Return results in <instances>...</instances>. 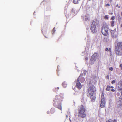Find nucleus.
<instances>
[{"instance_id":"f257e3e1","label":"nucleus","mask_w":122,"mask_h":122,"mask_svg":"<svg viewBox=\"0 0 122 122\" xmlns=\"http://www.w3.org/2000/svg\"><path fill=\"white\" fill-rule=\"evenodd\" d=\"M78 116L79 117L82 118H84L86 117L85 109L82 105L79 107L78 110Z\"/></svg>"},{"instance_id":"f03ea898","label":"nucleus","mask_w":122,"mask_h":122,"mask_svg":"<svg viewBox=\"0 0 122 122\" xmlns=\"http://www.w3.org/2000/svg\"><path fill=\"white\" fill-rule=\"evenodd\" d=\"M63 97L61 96L60 95H57L55 97L53 100V105L55 106L56 105V103L57 102L58 103H59L57 107L59 109L61 110H62V107L61 103L62 101Z\"/></svg>"},{"instance_id":"7ed1b4c3","label":"nucleus","mask_w":122,"mask_h":122,"mask_svg":"<svg viewBox=\"0 0 122 122\" xmlns=\"http://www.w3.org/2000/svg\"><path fill=\"white\" fill-rule=\"evenodd\" d=\"M115 53L118 55L121 56L122 55V42H120L117 44L115 46Z\"/></svg>"},{"instance_id":"20e7f679","label":"nucleus","mask_w":122,"mask_h":122,"mask_svg":"<svg viewBox=\"0 0 122 122\" xmlns=\"http://www.w3.org/2000/svg\"><path fill=\"white\" fill-rule=\"evenodd\" d=\"M108 29L109 28L107 25L103 26L101 28V32L104 36H107L109 34Z\"/></svg>"},{"instance_id":"39448f33","label":"nucleus","mask_w":122,"mask_h":122,"mask_svg":"<svg viewBox=\"0 0 122 122\" xmlns=\"http://www.w3.org/2000/svg\"><path fill=\"white\" fill-rule=\"evenodd\" d=\"M98 57V53H94L92 56L90 60L91 64H93V62L95 61L96 59Z\"/></svg>"},{"instance_id":"423d86ee","label":"nucleus","mask_w":122,"mask_h":122,"mask_svg":"<svg viewBox=\"0 0 122 122\" xmlns=\"http://www.w3.org/2000/svg\"><path fill=\"white\" fill-rule=\"evenodd\" d=\"M118 90L119 91H121V95L120 97H122V81H120L118 84Z\"/></svg>"},{"instance_id":"0eeeda50","label":"nucleus","mask_w":122,"mask_h":122,"mask_svg":"<svg viewBox=\"0 0 122 122\" xmlns=\"http://www.w3.org/2000/svg\"><path fill=\"white\" fill-rule=\"evenodd\" d=\"M88 92L89 94V96H92L94 94V91L93 87V86H91L89 87L88 89Z\"/></svg>"},{"instance_id":"6e6552de","label":"nucleus","mask_w":122,"mask_h":122,"mask_svg":"<svg viewBox=\"0 0 122 122\" xmlns=\"http://www.w3.org/2000/svg\"><path fill=\"white\" fill-rule=\"evenodd\" d=\"M104 94L103 93L101 96V103L100 104V106L101 108H103L104 107L105 99L104 97H104Z\"/></svg>"},{"instance_id":"1a4fd4ad","label":"nucleus","mask_w":122,"mask_h":122,"mask_svg":"<svg viewBox=\"0 0 122 122\" xmlns=\"http://www.w3.org/2000/svg\"><path fill=\"white\" fill-rule=\"evenodd\" d=\"M117 106L118 107H122V97H120L116 102Z\"/></svg>"},{"instance_id":"9d476101","label":"nucleus","mask_w":122,"mask_h":122,"mask_svg":"<svg viewBox=\"0 0 122 122\" xmlns=\"http://www.w3.org/2000/svg\"><path fill=\"white\" fill-rule=\"evenodd\" d=\"M76 86L77 88L79 89H80L82 88V86L79 81V79H77V81Z\"/></svg>"},{"instance_id":"9b49d317","label":"nucleus","mask_w":122,"mask_h":122,"mask_svg":"<svg viewBox=\"0 0 122 122\" xmlns=\"http://www.w3.org/2000/svg\"><path fill=\"white\" fill-rule=\"evenodd\" d=\"M96 26H94V25H92L90 29L91 31L93 33H95L96 32L97 30L96 29Z\"/></svg>"},{"instance_id":"f8f14e48","label":"nucleus","mask_w":122,"mask_h":122,"mask_svg":"<svg viewBox=\"0 0 122 122\" xmlns=\"http://www.w3.org/2000/svg\"><path fill=\"white\" fill-rule=\"evenodd\" d=\"M99 22V21L97 19H95L93 20L92 25L96 26V25H97L98 24Z\"/></svg>"},{"instance_id":"ddd939ff","label":"nucleus","mask_w":122,"mask_h":122,"mask_svg":"<svg viewBox=\"0 0 122 122\" xmlns=\"http://www.w3.org/2000/svg\"><path fill=\"white\" fill-rule=\"evenodd\" d=\"M83 75V74H81L78 79H79V81L81 82L82 83L83 82L85 81V79L83 77H81V76Z\"/></svg>"},{"instance_id":"4468645a","label":"nucleus","mask_w":122,"mask_h":122,"mask_svg":"<svg viewBox=\"0 0 122 122\" xmlns=\"http://www.w3.org/2000/svg\"><path fill=\"white\" fill-rule=\"evenodd\" d=\"M115 32L114 30H111L110 32L111 34V36L113 38H117V35H114Z\"/></svg>"},{"instance_id":"2eb2a0df","label":"nucleus","mask_w":122,"mask_h":122,"mask_svg":"<svg viewBox=\"0 0 122 122\" xmlns=\"http://www.w3.org/2000/svg\"><path fill=\"white\" fill-rule=\"evenodd\" d=\"M89 96L90 97V98L91 99L92 101V102H94L95 101L96 97L94 94L92 96L90 95Z\"/></svg>"},{"instance_id":"dca6fc26","label":"nucleus","mask_w":122,"mask_h":122,"mask_svg":"<svg viewBox=\"0 0 122 122\" xmlns=\"http://www.w3.org/2000/svg\"><path fill=\"white\" fill-rule=\"evenodd\" d=\"M81 0H73V2L75 4H77L79 3V2Z\"/></svg>"},{"instance_id":"f3484780","label":"nucleus","mask_w":122,"mask_h":122,"mask_svg":"<svg viewBox=\"0 0 122 122\" xmlns=\"http://www.w3.org/2000/svg\"><path fill=\"white\" fill-rule=\"evenodd\" d=\"M110 86L109 85H107V87L106 88V91H109L110 90Z\"/></svg>"},{"instance_id":"a211bd4d","label":"nucleus","mask_w":122,"mask_h":122,"mask_svg":"<svg viewBox=\"0 0 122 122\" xmlns=\"http://www.w3.org/2000/svg\"><path fill=\"white\" fill-rule=\"evenodd\" d=\"M62 85L63 87L65 88L67 87V85L66 82H64L62 83Z\"/></svg>"},{"instance_id":"6ab92c4d","label":"nucleus","mask_w":122,"mask_h":122,"mask_svg":"<svg viewBox=\"0 0 122 122\" xmlns=\"http://www.w3.org/2000/svg\"><path fill=\"white\" fill-rule=\"evenodd\" d=\"M115 22L114 21H112L111 22V26L112 27H113L114 26Z\"/></svg>"},{"instance_id":"aec40b11","label":"nucleus","mask_w":122,"mask_h":122,"mask_svg":"<svg viewBox=\"0 0 122 122\" xmlns=\"http://www.w3.org/2000/svg\"><path fill=\"white\" fill-rule=\"evenodd\" d=\"M55 111V110L54 108H51L50 110V112L51 113H53Z\"/></svg>"},{"instance_id":"412c9836","label":"nucleus","mask_w":122,"mask_h":122,"mask_svg":"<svg viewBox=\"0 0 122 122\" xmlns=\"http://www.w3.org/2000/svg\"><path fill=\"white\" fill-rule=\"evenodd\" d=\"M42 33H43V35H44L45 37L47 38V36L46 35V32L45 31H44V32H43V31H42Z\"/></svg>"},{"instance_id":"4be33fe9","label":"nucleus","mask_w":122,"mask_h":122,"mask_svg":"<svg viewBox=\"0 0 122 122\" xmlns=\"http://www.w3.org/2000/svg\"><path fill=\"white\" fill-rule=\"evenodd\" d=\"M104 19H105L108 20V16L107 15H105L104 16Z\"/></svg>"},{"instance_id":"5701e85b","label":"nucleus","mask_w":122,"mask_h":122,"mask_svg":"<svg viewBox=\"0 0 122 122\" xmlns=\"http://www.w3.org/2000/svg\"><path fill=\"white\" fill-rule=\"evenodd\" d=\"M55 30V28H54L52 30V34H53L54 33Z\"/></svg>"},{"instance_id":"b1692460","label":"nucleus","mask_w":122,"mask_h":122,"mask_svg":"<svg viewBox=\"0 0 122 122\" xmlns=\"http://www.w3.org/2000/svg\"><path fill=\"white\" fill-rule=\"evenodd\" d=\"M115 19V17L114 16H112L111 18V19L112 20H113Z\"/></svg>"},{"instance_id":"393cba45","label":"nucleus","mask_w":122,"mask_h":122,"mask_svg":"<svg viewBox=\"0 0 122 122\" xmlns=\"http://www.w3.org/2000/svg\"><path fill=\"white\" fill-rule=\"evenodd\" d=\"M118 16L119 17H118V20L119 21H120L121 19L122 18L121 17H120V15L119 14H118Z\"/></svg>"},{"instance_id":"a878e982","label":"nucleus","mask_w":122,"mask_h":122,"mask_svg":"<svg viewBox=\"0 0 122 122\" xmlns=\"http://www.w3.org/2000/svg\"><path fill=\"white\" fill-rule=\"evenodd\" d=\"M111 49L110 48H109V50H108V48H106L105 49V50L106 51H110L111 50Z\"/></svg>"},{"instance_id":"bb28decb","label":"nucleus","mask_w":122,"mask_h":122,"mask_svg":"<svg viewBox=\"0 0 122 122\" xmlns=\"http://www.w3.org/2000/svg\"><path fill=\"white\" fill-rule=\"evenodd\" d=\"M71 13H75L74 10L73 9L71 11Z\"/></svg>"},{"instance_id":"cd10ccee","label":"nucleus","mask_w":122,"mask_h":122,"mask_svg":"<svg viewBox=\"0 0 122 122\" xmlns=\"http://www.w3.org/2000/svg\"><path fill=\"white\" fill-rule=\"evenodd\" d=\"M115 82V81L114 80H113L112 82L111 83L112 84H113Z\"/></svg>"},{"instance_id":"c85d7f7f","label":"nucleus","mask_w":122,"mask_h":122,"mask_svg":"<svg viewBox=\"0 0 122 122\" xmlns=\"http://www.w3.org/2000/svg\"><path fill=\"white\" fill-rule=\"evenodd\" d=\"M105 6H110V5L109 4H105Z\"/></svg>"},{"instance_id":"c756f323","label":"nucleus","mask_w":122,"mask_h":122,"mask_svg":"<svg viewBox=\"0 0 122 122\" xmlns=\"http://www.w3.org/2000/svg\"><path fill=\"white\" fill-rule=\"evenodd\" d=\"M109 69L111 71H112L113 70V68L112 67H111L109 68Z\"/></svg>"},{"instance_id":"7c9ffc66","label":"nucleus","mask_w":122,"mask_h":122,"mask_svg":"<svg viewBox=\"0 0 122 122\" xmlns=\"http://www.w3.org/2000/svg\"><path fill=\"white\" fill-rule=\"evenodd\" d=\"M112 120L111 119H109L108 120L106 121V122H111Z\"/></svg>"},{"instance_id":"2f4dec72","label":"nucleus","mask_w":122,"mask_h":122,"mask_svg":"<svg viewBox=\"0 0 122 122\" xmlns=\"http://www.w3.org/2000/svg\"><path fill=\"white\" fill-rule=\"evenodd\" d=\"M111 90L112 92H115V90L114 89H112Z\"/></svg>"},{"instance_id":"473e14b6","label":"nucleus","mask_w":122,"mask_h":122,"mask_svg":"<svg viewBox=\"0 0 122 122\" xmlns=\"http://www.w3.org/2000/svg\"><path fill=\"white\" fill-rule=\"evenodd\" d=\"M120 67L121 68V69L122 70V64H121L120 65Z\"/></svg>"},{"instance_id":"72a5a7b5","label":"nucleus","mask_w":122,"mask_h":122,"mask_svg":"<svg viewBox=\"0 0 122 122\" xmlns=\"http://www.w3.org/2000/svg\"><path fill=\"white\" fill-rule=\"evenodd\" d=\"M116 6L117 7H118L119 8H120V6H118V4H117L116 5Z\"/></svg>"},{"instance_id":"f704fd0d","label":"nucleus","mask_w":122,"mask_h":122,"mask_svg":"<svg viewBox=\"0 0 122 122\" xmlns=\"http://www.w3.org/2000/svg\"><path fill=\"white\" fill-rule=\"evenodd\" d=\"M110 88H114V87L113 86H110Z\"/></svg>"},{"instance_id":"c9c22d12","label":"nucleus","mask_w":122,"mask_h":122,"mask_svg":"<svg viewBox=\"0 0 122 122\" xmlns=\"http://www.w3.org/2000/svg\"><path fill=\"white\" fill-rule=\"evenodd\" d=\"M113 122H117V120L115 119L114 120Z\"/></svg>"},{"instance_id":"e433bc0d","label":"nucleus","mask_w":122,"mask_h":122,"mask_svg":"<svg viewBox=\"0 0 122 122\" xmlns=\"http://www.w3.org/2000/svg\"><path fill=\"white\" fill-rule=\"evenodd\" d=\"M120 26L122 27V24H121Z\"/></svg>"},{"instance_id":"4c0bfd02","label":"nucleus","mask_w":122,"mask_h":122,"mask_svg":"<svg viewBox=\"0 0 122 122\" xmlns=\"http://www.w3.org/2000/svg\"><path fill=\"white\" fill-rule=\"evenodd\" d=\"M107 77H108V79H109V76H107Z\"/></svg>"},{"instance_id":"58836bf2","label":"nucleus","mask_w":122,"mask_h":122,"mask_svg":"<svg viewBox=\"0 0 122 122\" xmlns=\"http://www.w3.org/2000/svg\"><path fill=\"white\" fill-rule=\"evenodd\" d=\"M121 16H122V12L121 13Z\"/></svg>"},{"instance_id":"ea45409f","label":"nucleus","mask_w":122,"mask_h":122,"mask_svg":"<svg viewBox=\"0 0 122 122\" xmlns=\"http://www.w3.org/2000/svg\"><path fill=\"white\" fill-rule=\"evenodd\" d=\"M110 1H112V0H109Z\"/></svg>"},{"instance_id":"a19ab883","label":"nucleus","mask_w":122,"mask_h":122,"mask_svg":"<svg viewBox=\"0 0 122 122\" xmlns=\"http://www.w3.org/2000/svg\"><path fill=\"white\" fill-rule=\"evenodd\" d=\"M57 88H58V89H59V87H57Z\"/></svg>"},{"instance_id":"79ce46f5","label":"nucleus","mask_w":122,"mask_h":122,"mask_svg":"<svg viewBox=\"0 0 122 122\" xmlns=\"http://www.w3.org/2000/svg\"><path fill=\"white\" fill-rule=\"evenodd\" d=\"M112 14V13H111V14Z\"/></svg>"}]
</instances>
